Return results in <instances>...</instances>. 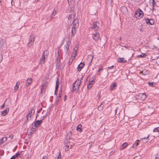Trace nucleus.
<instances>
[{
	"label": "nucleus",
	"instance_id": "1",
	"mask_svg": "<svg viewBox=\"0 0 159 159\" xmlns=\"http://www.w3.org/2000/svg\"><path fill=\"white\" fill-rule=\"evenodd\" d=\"M75 13L74 11H71L69 12L68 17V22L73 24L71 30V37L72 38L75 35L76 29L78 27V20L75 17Z\"/></svg>",
	"mask_w": 159,
	"mask_h": 159
},
{
	"label": "nucleus",
	"instance_id": "2",
	"mask_svg": "<svg viewBox=\"0 0 159 159\" xmlns=\"http://www.w3.org/2000/svg\"><path fill=\"white\" fill-rule=\"evenodd\" d=\"M81 81V80H80L77 79L74 83L73 85L72 90V92H74L75 91H77L79 90V87L80 85Z\"/></svg>",
	"mask_w": 159,
	"mask_h": 159
},
{
	"label": "nucleus",
	"instance_id": "3",
	"mask_svg": "<svg viewBox=\"0 0 159 159\" xmlns=\"http://www.w3.org/2000/svg\"><path fill=\"white\" fill-rule=\"evenodd\" d=\"M143 16V13L140 8H139L135 12V16L137 18H141Z\"/></svg>",
	"mask_w": 159,
	"mask_h": 159
},
{
	"label": "nucleus",
	"instance_id": "4",
	"mask_svg": "<svg viewBox=\"0 0 159 159\" xmlns=\"http://www.w3.org/2000/svg\"><path fill=\"white\" fill-rule=\"evenodd\" d=\"M48 51H45L43 54V55L40 59V63L41 64H44L45 62V54L46 55H47Z\"/></svg>",
	"mask_w": 159,
	"mask_h": 159
},
{
	"label": "nucleus",
	"instance_id": "5",
	"mask_svg": "<svg viewBox=\"0 0 159 159\" xmlns=\"http://www.w3.org/2000/svg\"><path fill=\"white\" fill-rule=\"evenodd\" d=\"M34 35H31L29 38V42L28 44V46H30L34 44Z\"/></svg>",
	"mask_w": 159,
	"mask_h": 159
},
{
	"label": "nucleus",
	"instance_id": "6",
	"mask_svg": "<svg viewBox=\"0 0 159 159\" xmlns=\"http://www.w3.org/2000/svg\"><path fill=\"white\" fill-rule=\"evenodd\" d=\"M145 20L147 24L150 25H153L154 23V20L152 19H148L146 18L145 19Z\"/></svg>",
	"mask_w": 159,
	"mask_h": 159
},
{
	"label": "nucleus",
	"instance_id": "7",
	"mask_svg": "<svg viewBox=\"0 0 159 159\" xmlns=\"http://www.w3.org/2000/svg\"><path fill=\"white\" fill-rule=\"evenodd\" d=\"M99 38V33L96 31L93 35V38L95 41L98 40Z\"/></svg>",
	"mask_w": 159,
	"mask_h": 159
},
{
	"label": "nucleus",
	"instance_id": "8",
	"mask_svg": "<svg viewBox=\"0 0 159 159\" xmlns=\"http://www.w3.org/2000/svg\"><path fill=\"white\" fill-rule=\"evenodd\" d=\"M98 24H99V23L97 22H94L93 24L92 29L94 30L95 32L97 31L99 29Z\"/></svg>",
	"mask_w": 159,
	"mask_h": 159
},
{
	"label": "nucleus",
	"instance_id": "9",
	"mask_svg": "<svg viewBox=\"0 0 159 159\" xmlns=\"http://www.w3.org/2000/svg\"><path fill=\"white\" fill-rule=\"evenodd\" d=\"M32 82V79L31 78H28L26 81L25 85L27 87L30 85Z\"/></svg>",
	"mask_w": 159,
	"mask_h": 159
},
{
	"label": "nucleus",
	"instance_id": "10",
	"mask_svg": "<svg viewBox=\"0 0 159 159\" xmlns=\"http://www.w3.org/2000/svg\"><path fill=\"white\" fill-rule=\"evenodd\" d=\"M84 64L81 62L79 64L77 67L78 71H80L81 69L84 67Z\"/></svg>",
	"mask_w": 159,
	"mask_h": 159
},
{
	"label": "nucleus",
	"instance_id": "11",
	"mask_svg": "<svg viewBox=\"0 0 159 159\" xmlns=\"http://www.w3.org/2000/svg\"><path fill=\"white\" fill-rule=\"evenodd\" d=\"M42 120H37L34 122V126L35 127H38L39 126L40 124L42 123Z\"/></svg>",
	"mask_w": 159,
	"mask_h": 159
},
{
	"label": "nucleus",
	"instance_id": "12",
	"mask_svg": "<svg viewBox=\"0 0 159 159\" xmlns=\"http://www.w3.org/2000/svg\"><path fill=\"white\" fill-rule=\"evenodd\" d=\"M78 48L76 47H75L74 48V51L73 52V54H74V55L73 56H72V58H73V59H75V57L76 56V51L77 50H78Z\"/></svg>",
	"mask_w": 159,
	"mask_h": 159
},
{
	"label": "nucleus",
	"instance_id": "13",
	"mask_svg": "<svg viewBox=\"0 0 159 159\" xmlns=\"http://www.w3.org/2000/svg\"><path fill=\"white\" fill-rule=\"evenodd\" d=\"M139 97L140 100H144L146 98V95L144 93H141L139 94Z\"/></svg>",
	"mask_w": 159,
	"mask_h": 159
},
{
	"label": "nucleus",
	"instance_id": "14",
	"mask_svg": "<svg viewBox=\"0 0 159 159\" xmlns=\"http://www.w3.org/2000/svg\"><path fill=\"white\" fill-rule=\"evenodd\" d=\"M149 136V135H148L147 137H145L144 138H143L141 139V140H140V141L141 140L142 141V142L144 143H146L148 142V138Z\"/></svg>",
	"mask_w": 159,
	"mask_h": 159
},
{
	"label": "nucleus",
	"instance_id": "15",
	"mask_svg": "<svg viewBox=\"0 0 159 159\" xmlns=\"http://www.w3.org/2000/svg\"><path fill=\"white\" fill-rule=\"evenodd\" d=\"M9 110L8 108H6L3 111L1 112L2 115L3 116L6 115L9 111Z\"/></svg>",
	"mask_w": 159,
	"mask_h": 159
},
{
	"label": "nucleus",
	"instance_id": "16",
	"mask_svg": "<svg viewBox=\"0 0 159 159\" xmlns=\"http://www.w3.org/2000/svg\"><path fill=\"white\" fill-rule=\"evenodd\" d=\"M117 61L118 62L120 63H125L126 62V61L125 60L123 57L118 58Z\"/></svg>",
	"mask_w": 159,
	"mask_h": 159
},
{
	"label": "nucleus",
	"instance_id": "17",
	"mask_svg": "<svg viewBox=\"0 0 159 159\" xmlns=\"http://www.w3.org/2000/svg\"><path fill=\"white\" fill-rule=\"evenodd\" d=\"M62 92L61 91L59 93L58 97H57V98L56 100V102L57 103L60 100V98L61 96L62 95Z\"/></svg>",
	"mask_w": 159,
	"mask_h": 159
},
{
	"label": "nucleus",
	"instance_id": "18",
	"mask_svg": "<svg viewBox=\"0 0 159 159\" xmlns=\"http://www.w3.org/2000/svg\"><path fill=\"white\" fill-rule=\"evenodd\" d=\"M127 8L125 6L122 7L121 8V11H122L123 12L125 13L127 12Z\"/></svg>",
	"mask_w": 159,
	"mask_h": 159
},
{
	"label": "nucleus",
	"instance_id": "19",
	"mask_svg": "<svg viewBox=\"0 0 159 159\" xmlns=\"http://www.w3.org/2000/svg\"><path fill=\"white\" fill-rule=\"evenodd\" d=\"M20 155V154L18 152H17L14 156H12L11 157V159H18V157Z\"/></svg>",
	"mask_w": 159,
	"mask_h": 159
},
{
	"label": "nucleus",
	"instance_id": "20",
	"mask_svg": "<svg viewBox=\"0 0 159 159\" xmlns=\"http://www.w3.org/2000/svg\"><path fill=\"white\" fill-rule=\"evenodd\" d=\"M141 73L143 75H146L148 74L149 73V72L146 69H144L142 71Z\"/></svg>",
	"mask_w": 159,
	"mask_h": 159
},
{
	"label": "nucleus",
	"instance_id": "21",
	"mask_svg": "<svg viewBox=\"0 0 159 159\" xmlns=\"http://www.w3.org/2000/svg\"><path fill=\"white\" fill-rule=\"evenodd\" d=\"M139 140H137L134 143L132 148H135L139 144Z\"/></svg>",
	"mask_w": 159,
	"mask_h": 159
},
{
	"label": "nucleus",
	"instance_id": "22",
	"mask_svg": "<svg viewBox=\"0 0 159 159\" xmlns=\"http://www.w3.org/2000/svg\"><path fill=\"white\" fill-rule=\"evenodd\" d=\"M7 139V138L5 137L2 138V139H0V145H1L2 143H4L5 141H6Z\"/></svg>",
	"mask_w": 159,
	"mask_h": 159
},
{
	"label": "nucleus",
	"instance_id": "23",
	"mask_svg": "<svg viewBox=\"0 0 159 159\" xmlns=\"http://www.w3.org/2000/svg\"><path fill=\"white\" fill-rule=\"evenodd\" d=\"M66 148L65 149L66 151H68L69 149H71L72 147V145H70L69 146L68 145V143H67L66 145Z\"/></svg>",
	"mask_w": 159,
	"mask_h": 159
},
{
	"label": "nucleus",
	"instance_id": "24",
	"mask_svg": "<svg viewBox=\"0 0 159 159\" xmlns=\"http://www.w3.org/2000/svg\"><path fill=\"white\" fill-rule=\"evenodd\" d=\"M56 14V11L55 10H54L51 15L50 18L52 19Z\"/></svg>",
	"mask_w": 159,
	"mask_h": 159
},
{
	"label": "nucleus",
	"instance_id": "25",
	"mask_svg": "<svg viewBox=\"0 0 159 159\" xmlns=\"http://www.w3.org/2000/svg\"><path fill=\"white\" fill-rule=\"evenodd\" d=\"M76 130L79 131H82V125L81 124H79L77 126Z\"/></svg>",
	"mask_w": 159,
	"mask_h": 159
},
{
	"label": "nucleus",
	"instance_id": "26",
	"mask_svg": "<svg viewBox=\"0 0 159 159\" xmlns=\"http://www.w3.org/2000/svg\"><path fill=\"white\" fill-rule=\"evenodd\" d=\"M127 146V143H123L121 146L120 147V149L121 150L124 149Z\"/></svg>",
	"mask_w": 159,
	"mask_h": 159
},
{
	"label": "nucleus",
	"instance_id": "27",
	"mask_svg": "<svg viewBox=\"0 0 159 159\" xmlns=\"http://www.w3.org/2000/svg\"><path fill=\"white\" fill-rule=\"evenodd\" d=\"M117 84L116 83H114L113 84H112L110 86V89L111 90H113L114 88L116 87Z\"/></svg>",
	"mask_w": 159,
	"mask_h": 159
},
{
	"label": "nucleus",
	"instance_id": "28",
	"mask_svg": "<svg viewBox=\"0 0 159 159\" xmlns=\"http://www.w3.org/2000/svg\"><path fill=\"white\" fill-rule=\"evenodd\" d=\"M58 57L56 59L57 62L60 63L61 59H60V54H59V51L58 52Z\"/></svg>",
	"mask_w": 159,
	"mask_h": 159
},
{
	"label": "nucleus",
	"instance_id": "29",
	"mask_svg": "<svg viewBox=\"0 0 159 159\" xmlns=\"http://www.w3.org/2000/svg\"><path fill=\"white\" fill-rule=\"evenodd\" d=\"M59 81L58 79H57L56 81V85L55 86V88H56V89H57L58 88L59 86Z\"/></svg>",
	"mask_w": 159,
	"mask_h": 159
},
{
	"label": "nucleus",
	"instance_id": "30",
	"mask_svg": "<svg viewBox=\"0 0 159 159\" xmlns=\"http://www.w3.org/2000/svg\"><path fill=\"white\" fill-rule=\"evenodd\" d=\"M42 88H41V90L42 91L43 90H44L46 88V83H43L42 84Z\"/></svg>",
	"mask_w": 159,
	"mask_h": 159
},
{
	"label": "nucleus",
	"instance_id": "31",
	"mask_svg": "<svg viewBox=\"0 0 159 159\" xmlns=\"http://www.w3.org/2000/svg\"><path fill=\"white\" fill-rule=\"evenodd\" d=\"M31 115L29 114V113L26 116L27 120L26 121V122H28L29 121V120H30L31 119V118H30V119H29L28 118L29 117H31Z\"/></svg>",
	"mask_w": 159,
	"mask_h": 159
},
{
	"label": "nucleus",
	"instance_id": "32",
	"mask_svg": "<svg viewBox=\"0 0 159 159\" xmlns=\"http://www.w3.org/2000/svg\"><path fill=\"white\" fill-rule=\"evenodd\" d=\"M19 84V83H18V82H17L16 84V86L14 87L15 90L16 91H17L18 90L19 88L18 85Z\"/></svg>",
	"mask_w": 159,
	"mask_h": 159
},
{
	"label": "nucleus",
	"instance_id": "33",
	"mask_svg": "<svg viewBox=\"0 0 159 159\" xmlns=\"http://www.w3.org/2000/svg\"><path fill=\"white\" fill-rule=\"evenodd\" d=\"M35 113V110L33 108H32L31 110L29 111V114H31L32 113L33 114H34Z\"/></svg>",
	"mask_w": 159,
	"mask_h": 159
},
{
	"label": "nucleus",
	"instance_id": "34",
	"mask_svg": "<svg viewBox=\"0 0 159 159\" xmlns=\"http://www.w3.org/2000/svg\"><path fill=\"white\" fill-rule=\"evenodd\" d=\"M102 102L101 104L98 107V110L100 111H102L103 109V107L102 106Z\"/></svg>",
	"mask_w": 159,
	"mask_h": 159
},
{
	"label": "nucleus",
	"instance_id": "35",
	"mask_svg": "<svg viewBox=\"0 0 159 159\" xmlns=\"http://www.w3.org/2000/svg\"><path fill=\"white\" fill-rule=\"evenodd\" d=\"M154 132H159V127L154 128L153 130Z\"/></svg>",
	"mask_w": 159,
	"mask_h": 159
},
{
	"label": "nucleus",
	"instance_id": "36",
	"mask_svg": "<svg viewBox=\"0 0 159 159\" xmlns=\"http://www.w3.org/2000/svg\"><path fill=\"white\" fill-rule=\"evenodd\" d=\"M92 83H91V82H89V84H88V85H87V87H88V89H90L91 88V87H92Z\"/></svg>",
	"mask_w": 159,
	"mask_h": 159
},
{
	"label": "nucleus",
	"instance_id": "37",
	"mask_svg": "<svg viewBox=\"0 0 159 159\" xmlns=\"http://www.w3.org/2000/svg\"><path fill=\"white\" fill-rule=\"evenodd\" d=\"M65 48L66 49V52H67L69 49V46L67 43L65 46Z\"/></svg>",
	"mask_w": 159,
	"mask_h": 159
},
{
	"label": "nucleus",
	"instance_id": "38",
	"mask_svg": "<svg viewBox=\"0 0 159 159\" xmlns=\"http://www.w3.org/2000/svg\"><path fill=\"white\" fill-rule=\"evenodd\" d=\"M146 56V55L144 54H141L140 55L138 56L139 57H144Z\"/></svg>",
	"mask_w": 159,
	"mask_h": 159
},
{
	"label": "nucleus",
	"instance_id": "39",
	"mask_svg": "<svg viewBox=\"0 0 159 159\" xmlns=\"http://www.w3.org/2000/svg\"><path fill=\"white\" fill-rule=\"evenodd\" d=\"M102 70V68H99L98 72V74L99 75L100 74V71Z\"/></svg>",
	"mask_w": 159,
	"mask_h": 159
},
{
	"label": "nucleus",
	"instance_id": "40",
	"mask_svg": "<svg viewBox=\"0 0 159 159\" xmlns=\"http://www.w3.org/2000/svg\"><path fill=\"white\" fill-rule=\"evenodd\" d=\"M148 84L149 86H153V83H150V82H148Z\"/></svg>",
	"mask_w": 159,
	"mask_h": 159
},
{
	"label": "nucleus",
	"instance_id": "41",
	"mask_svg": "<svg viewBox=\"0 0 159 159\" xmlns=\"http://www.w3.org/2000/svg\"><path fill=\"white\" fill-rule=\"evenodd\" d=\"M42 110V108H40L39 110L37 111V113H39L41 112V111Z\"/></svg>",
	"mask_w": 159,
	"mask_h": 159
},
{
	"label": "nucleus",
	"instance_id": "42",
	"mask_svg": "<svg viewBox=\"0 0 159 159\" xmlns=\"http://www.w3.org/2000/svg\"><path fill=\"white\" fill-rule=\"evenodd\" d=\"M74 59H73V58H72L71 59H70L69 61V64H70V62L71 63Z\"/></svg>",
	"mask_w": 159,
	"mask_h": 159
},
{
	"label": "nucleus",
	"instance_id": "43",
	"mask_svg": "<svg viewBox=\"0 0 159 159\" xmlns=\"http://www.w3.org/2000/svg\"><path fill=\"white\" fill-rule=\"evenodd\" d=\"M58 89H56V88H55V94H57Z\"/></svg>",
	"mask_w": 159,
	"mask_h": 159
},
{
	"label": "nucleus",
	"instance_id": "44",
	"mask_svg": "<svg viewBox=\"0 0 159 159\" xmlns=\"http://www.w3.org/2000/svg\"><path fill=\"white\" fill-rule=\"evenodd\" d=\"M114 68V66H111L108 67V68L109 69H111Z\"/></svg>",
	"mask_w": 159,
	"mask_h": 159
},
{
	"label": "nucleus",
	"instance_id": "45",
	"mask_svg": "<svg viewBox=\"0 0 159 159\" xmlns=\"http://www.w3.org/2000/svg\"><path fill=\"white\" fill-rule=\"evenodd\" d=\"M11 4L12 5H14V4H15L14 2L12 0H11Z\"/></svg>",
	"mask_w": 159,
	"mask_h": 159
},
{
	"label": "nucleus",
	"instance_id": "46",
	"mask_svg": "<svg viewBox=\"0 0 159 159\" xmlns=\"http://www.w3.org/2000/svg\"><path fill=\"white\" fill-rule=\"evenodd\" d=\"M155 159H159V155H157V156L155 157Z\"/></svg>",
	"mask_w": 159,
	"mask_h": 159
},
{
	"label": "nucleus",
	"instance_id": "47",
	"mask_svg": "<svg viewBox=\"0 0 159 159\" xmlns=\"http://www.w3.org/2000/svg\"><path fill=\"white\" fill-rule=\"evenodd\" d=\"M2 60V55L0 54V63L1 62Z\"/></svg>",
	"mask_w": 159,
	"mask_h": 159
},
{
	"label": "nucleus",
	"instance_id": "48",
	"mask_svg": "<svg viewBox=\"0 0 159 159\" xmlns=\"http://www.w3.org/2000/svg\"><path fill=\"white\" fill-rule=\"evenodd\" d=\"M60 63L57 62V66H58L59 67V66L60 65Z\"/></svg>",
	"mask_w": 159,
	"mask_h": 159
},
{
	"label": "nucleus",
	"instance_id": "49",
	"mask_svg": "<svg viewBox=\"0 0 159 159\" xmlns=\"http://www.w3.org/2000/svg\"><path fill=\"white\" fill-rule=\"evenodd\" d=\"M43 159H47V157L46 156H45L43 157Z\"/></svg>",
	"mask_w": 159,
	"mask_h": 159
},
{
	"label": "nucleus",
	"instance_id": "50",
	"mask_svg": "<svg viewBox=\"0 0 159 159\" xmlns=\"http://www.w3.org/2000/svg\"><path fill=\"white\" fill-rule=\"evenodd\" d=\"M45 116H42L41 117V119H42V120H43V119H44V118L45 117Z\"/></svg>",
	"mask_w": 159,
	"mask_h": 159
},
{
	"label": "nucleus",
	"instance_id": "51",
	"mask_svg": "<svg viewBox=\"0 0 159 159\" xmlns=\"http://www.w3.org/2000/svg\"><path fill=\"white\" fill-rule=\"evenodd\" d=\"M94 79H93V80H91V81H89V82H91V83H92H92H93V82H94Z\"/></svg>",
	"mask_w": 159,
	"mask_h": 159
},
{
	"label": "nucleus",
	"instance_id": "52",
	"mask_svg": "<svg viewBox=\"0 0 159 159\" xmlns=\"http://www.w3.org/2000/svg\"><path fill=\"white\" fill-rule=\"evenodd\" d=\"M39 116V115L38 114V113H37V114L36 115V118H35V120H36L37 118L38 117V116Z\"/></svg>",
	"mask_w": 159,
	"mask_h": 159
},
{
	"label": "nucleus",
	"instance_id": "53",
	"mask_svg": "<svg viewBox=\"0 0 159 159\" xmlns=\"http://www.w3.org/2000/svg\"><path fill=\"white\" fill-rule=\"evenodd\" d=\"M154 4H155L154 0H152V4H153V6L154 5Z\"/></svg>",
	"mask_w": 159,
	"mask_h": 159
},
{
	"label": "nucleus",
	"instance_id": "54",
	"mask_svg": "<svg viewBox=\"0 0 159 159\" xmlns=\"http://www.w3.org/2000/svg\"><path fill=\"white\" fill-rule=\"evenodd\" d=\"M33 130L31 131L30 133V134H33Z\"/></svg>",
	"mask_w": 159,
	"mask_h": 159
},
{
	"label": "nucleus",
	"instance_id": "55",
	"mask_svg": "<svg viewBox=\"0 0 159 159\" xmlns=\"http://www.w3.org/2000/svg\"><path fill=\"white\" fill-rule=\"evenodd\" d=\"M4 106V104L2 105L1 106V107L2 108Z\"/></svg>",
	"mask_w": 159,
	"mask_h": 159
},
{
	"label": "nucleus",
	"instance_id": "56",
	"mask_svg": "<svg viewBox=\"0 0 159 159\" xmlns=\"http://www.w3.org/2000/svg\"><path fill=\"white\" fill-rule=\"evenodd\" d=\"M73 1V0H68V2H71V1Z\"/></svg>",
	"mask_w": 159,
	"mask_h": 159
},
{
	"label": "nucleus",
	"instance_id": "57",
	"mask_svg": "<svg viewBox=\"0 0 159 159\" xmlns=\"http://www.w3.org/2000/svg\"><path fill=\"white\" fill-rule=\"evenodd\" d=\"M13 136H12V135H11V137H10L11 139H12V138H13Z\"/></svg>",
	"mask_w": 159,
	"mask_h": 159
},
{
	"label": "nucleus",
	"instance_id": "58",
	"mask_svg": "<svg viewBox=\"0 0 159 159\" xmlns=\"http://www.w3.org/2000/svg\"><path fill=\"white\" fill-rule=\"evenodd\" d=\"M60 155V154H59V155H58V157L57 158V159H60H60L59 158V156Z\"/></svg>",
	"mask_w": 159,
	"mask_h": 159
},
{
	"label": "nucleus",
	"instance_id": "59",
	"mask_svg": "<svg viewBox=\"0 0 159 159\" xmlns=\"http://www.w3.org/2000/svg\"><path fill=\"white\" fill-rule=\"evenodd\" d=\"M28 143V142H26L25 143L26 144H27Z\"/></svg>",
	"mask_w": 159,
	"mask_h": 159
},
{
	"label": "nucleus",
	"instance_id": "60",
	"mask_svg": "<svg viewBox=\"0 0 159 159\" xmlns=\"http://www.w3.org/2000/svg\"><path fill=\"white\" fill-rule=\"evenodd\" d=\"M68 143V145H70V143Z\"/></svg>",
	"mask_w": 159,
	"mask_h": 159
},
{
	"label": "nucleus",
	"instance_id": "61",
	"mask_svg": "<svg viewBox=\"0 0 159 159\" xmlns=\"http://www.w3.org/2000/svg\"><path fill=\"white\" fill-rule=\"evenodd\" d=\"M15 150V148H14V149H13V151H14Z\"/></svg>",
	"mask_w": 159,
	"mask_h": 159
},
{
	"label": "nucleus",
	"instance_id": "62",
	"mask_svg": "<svg viewBox=\"0 0 159 159\" xmlns=\"http://www.w3.org/2000/svg\"><path fill=\"white\" fill-rule=\"evenodd\" d=\"M140 30H141V31H143V30H142V29H140Z\"/></svg>",
	"mask_w": 159,
	"mask_h": 159
},
{
	"label": "nucleus",
	"instance_id": "63",
	"mask_svg": "<svg viewBox=\"0 0 159 159\" xmlns=\"http://www.w3.org/2000/svg\"><path fill=\"white\" fill-rule=\"evenodd\" d=\"M8 136H9V137H10V135H9Z\"/></svg>",
	"mask_w": 159,
	"mask_h": 159
},
{
	"label": "nucleus",
	"instance_id": "64",
	"mask_svg": "<svg viewBox=\"0 0 159 159\" xmlns=\"http://www.w3.org/2000/svg\"><path fill=\"white\" fill-rule=\"evenodd\" d=\"M116 109L115 110V111H116V112H116Z\"/></svg>",
	"mask_w": 159,
	"mask_h": 159
}]
</instances>
